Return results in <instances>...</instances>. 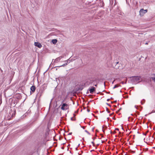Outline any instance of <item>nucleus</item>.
I'll return each mask as SVG.
<instances>
[{
    "mask_svg": "<svg viewBox=\"0 0 155 155\" xmlns=\"http://www.w3.org/2000/svg\"><path fill=\"white\" fill-rule=\"evenodd\" d=\"M131 82L132 83H139L141 80V77L139 76H133L130 77Z\"/></svg>",
    "mask_w": 155,
    "mask_h": 155,
    "instance_id": "f257e3e1",
    "label": "nucleus"
},
{
    "mask_svg": "<svg viewBox=\"0 0 155 155\" xmlns=\"http://www.w3.org/2000/svg\"><path fill=\"white\" fill-rule=\"evenodd\" d=\"M69 108V105L66 103H63L61 105V109L63 110H66Z\"/></svg>",
    "mask_w": 155,
    "mask_h": 155,
    "instance_id": "f03ea898",
    "label": "nucleus"
},
{
    "mask_svg": "<svg viewBox=\"0 0 155 155\" xmlns=\"http://www.w3.org/2000/svg\"><path fill=\"white\" fill-rule=\"evenodd\" d=\"M147 10H144L143 8L141 9L140 11V16H143V15L147 12Z\"/></svg>",
    "mask_w": 155,
    "mask_h": 155,
    "instance_id": "7ed1b4c3",
    "label": "nucleus"
},
{
    "mask_svg": "<svg viewBox=\"0 0 155 155\" xmlns=\"http://www.w3.org/2000/svg\"><path fill=\"white\" fill-rule=\"evenodd\" d=\"M96 88L94 87H91V88H89L88 90L89 91L90 93L92 94L95 91Z\"/></svg>",
    "mask_w": 155,
    "mask_h": 155,
    "instance_id": "20e7f679",
    "label": "nucleus"
},
{
    "mask_svg": "<svg viewBox=\"0 0 155 155\" xmlns=\"http://www.w3.org/2000/svg\"><path fill=\"white\" fill-rule=\"evenodd\" d=\"M36 89V87L34 85H32L30 88L31 94H32L35 92Z\"/></svg>",
    "mask_w": 155,
    "mask_h": 155,
    "instance_id": "39448f33",
    "label": "nucleus"
},
{
    "mask_svg": "<svg viewBox=\"0 0 155 155\" xmlns=\"http://www.w3.org/2000/svg\"><path fill=\"white\" fill-rule=\"evenodd\" d=\"M69 61H70V60H69V59L67 60L64 61V62H66V63H65L64 64H63V65H60V66H58L57 67H64V66H65L66 65H67L68 64V62ZM70 63V62H68V63Z\"/></svg>",
    "mask_w": 155,
    "mask_h": 155,
    "instance_id": "423d86ee",
    "label": "nucleus"
},
{
    "mask_svg": "<svg viewBox=\"0 0 155 155\" xmlns=\"http://www.w3.org/2000/svg\"><path fill=\"white\" fill-rule=\"evenodd\" d=\"M35 46L38 47L39 48H41L42 47V45L39 42H35L34 43Z\"/></svg>",
    "mask_w": 155,
    "mask_h": 155,
    "instance_id": "0eeeda50",
    "label": "nucleus"
},
{
    "mask_svg": "<svg viewBox=\"0 0 155 155\" xmlns=\"http://www.w3.org/2000/svg\"><path fill=\"white\" fill-rule=\"evenodd\" d=\"M62 58V56H60L56 58L54 61L53 63H55L56 61L58 62Z\"/></svg>",
    "mask_w": 155,
    "mask_h": 155,
    "instance_id": "6e6552de",
    "label": "nucleus"
},
{
    "mask_svg": "<svg viewBox=\"0 0 155 155\" xmlns=\"http://www.w3.org/2000/svg\"><path fill=\"white\" fill-rule=\"evenodd\" d=\"M83 88L81 87H76L75 88V90L76 91H81L82 90Z\"/></svg>",
    "mask_w": 155,
    "mask_h": 155,
    "instance_id": "1a4fd4ad",
    "label": "nucleus"
},
{
    "mask_svg": "<svg viewBox=\"0 0 155 155\" xmlns=\"http://www.w3.org/2000/svg\"><path fill=\"white\" fill-rule=\"evenodd\" d=\"M113 64H115V68L117 69L119 67V66H117V65L119 64V62H114L113 63Z\"/></svg>",
    "mask_w": 155,
    "mask_h": 155,
    "instance_id": "9d476101",
    "label": "nucleus"
},
{
    "mask_svg": "<svg viewBox=\"0 0 155 155\" xmlns=\"http://www.w3.org/2000/svg\"><path fill=\"white\" fill-rule=\"evenodd\" d=\"M52 42L54 44H55L57 42V40L56 39H54L52 40Z\"/></svg>",
    "mask_w": 155,
    "mask_h": 155,
    "instance_id": "9b49d317",
    "label": "nucleus"
},
{
    "mask_svg": "<svg viewBox=\"0 0 155 155\" xmlns=\"http://www.w3.org/2000/svg\"><path fill=\"white\" fill-rule=\"evenodd\" d=\"M42 94L41 92H38L36 96L39 97V98H40Z\"/></svg>",
    "mask_w": 155,
    "mask_h": 155,
    "instance_id": "f8f14e48",
    "label": "nucleus"
},
{
    "mask_svg": "<svg viewBox=\"0 0 155 155\" xmlns=\"http://www.w3.org/2000/svg\"><path fill=\"white\" fill-rule=\"evenodd\" d=\"M153 77L151 78V79L153 80L154 82H155V74H153Z\"/></svg>",
    "mask_w": 155,
    "mask_h": 155,
    "instance_id": "ddd939ff",
    "label": "nucleus"
},
{
    "mask_svg": "<svg viewBox=\"0 0 155 155\" xmlns=\"http://www.w3.org/2000/svg\"><path fill=\"white\" fill-rule=\"evenodd\" d=\"M119 86H120V85H119L118 84H116L115 85L114 87H113V89H114L116 87H117Z\"/></svg>",
    "mask_w": 155,
    "mask_h": 155,
    "instance_id": "4468645a",
    "label": "nucleus"
},
{
    "mask_svg": "<svg viewBox=\"0 0 155 155\" xmlns=\"http://www.w3.org/2000/svg\"><path fill=\"white\" fill-rule=\"evenodd\" d=\"M85 131L88 134L90 135L91 134L90 133L88 132L87 130H85Z\"/></svg>",
    "mask_w": 155,
    "mask_h": 155,
    "instance_id": "2eb2a0df",
    "label": "nucleus"
},
{
    "mask_svg": "<svg viewBox=\"0 0 155 155\" xmlns=\"http://www.w3.org/2000/svg\"><path fill=\"white\" fill-rule=\"evenodd\" d=\"M106 110L107 111V112L108 113H110V111H109L108 109V108L107 107H106Z\"/></svg>",
    "mask_w": 155,
    "mask_h": 155,
    "instance_id": "dca6fc26",
    "label": "nucleus"
},
{
    "mask_svg": "<svg viewBox=\"0 0 155 155\" xmlns=\"http://www.w3.org/2000/svg\"><path fill=\"white\" fill-rule=\"evenodd\" d=\"M71 120H72V121H75L76 120L75 118L73 119V117H71Z\"/></svg>",
    "mask_w": 155,
    "mask_h": 155,
    "instance_id": "f3484780",
    "label": "nucleus"
},
{
    "mask_svg": "<svg viewBox=\"0 0 155 155\" xmlns=\"http://www.w3.org/2000/svg\"><path fill=\"white\" fill-rule=\"evenodd\" d=\"M127 78H125V84H126L127 83Z\"/></svg>",
    "mask_w": 155,
    "mask_h": 155,
    "instance_id": "a211bd4d",
    "label": "nucleus"
},
{
    "mask_svg": "<svg viewBox=\"0 0 155 155\" xmlns=\"http://www.w3.org/2000/svg\"><path fill=\"white\" fill-rule=\"evenodd\" d=\"M117 102V101H111V103H116Z\"/></svg>",
    "mask_w": 155,
    "mask_h": 155,
    "instance_id": "6ab92c4d",
    "label": "nucleus"
},
{
    "mask_svg": "<svg viewBox=\"0 0 155 155\" xmlns=\"http://www.w3.org/2000/svg\"><path fill=\"white\" fill-rule=\"evenodd\" d=\"M110 133L111 134H112V133L114 134V133H116V132L115 131H114L113 132H112L111 131Z\"/></svg>",
    "mask_w": 155,
    "mask_h": 155,
    "instance_id": "aec40b11",
    "label": "nucleus"
},
{
    "mask_svg": "<svg viewBox=\"0 0 155 155\" xmlns=\"http://www.w3.org/2000/svg\"><path fill=\"white\" fill-rule=\"evenodd\" d=\"M91 143L93 144V146H94L95 144L93 141L91 142Z\"/></svg>",
    "mask_w": 155,
    "mask_h": 155,
    "instance_id": "412c9836",
    "label": "nucleus"
},
{
    "mask_svg": "<svg viewBox=\"0 0 155 155\" xmlns=\"http://www.w3.org/2000/svg\"><path fill=\"white\" fill-rule=\"evenodd\" d=\"M106 104H107V105H108V106H110V107H111V105L110 104H108V103H106Z\"/></svg>",
    "mask_w": 155,
    "mask_h": 155,
    "instance_id": "4be33fe9",
    "label": "nucleus"
},
{
    "mask_svg": "<svg viewBox=\"0 0 155 155\" xmlns=\"http://www.w3.org/2000/svg\"><path fill=\"white\" fill-rule=\"evenodd\" d=\"M104 126H103L102 127V131L104 132Z\"/></svg>",
    "mask_w": 155,
    "mask_h": 155,
    "instance_id": "5701e85b",
    "label": "nucleus"
},
{
    "mask_svg": "<svg viewBox=\"0 0 155 155\" xmlns=\"http://www.w3.org/2000/svg\"><path fill=\"white\" fill-rule=\"evenodd\" d=\"M114 113H112V114H110V115H110V116H111L113 115H114Z\"/></svg>",
    "mask_w": 155,
    "mask_h": 155,
    "instance_id": "b1692460",
    "label": "nucleus"
},
{
    "mask_svg": "<svg viewBox=\"0 0 155 155\" xmlns=\"http://www.w3.org/2000/svg\"><path fill=\"white\" fill-rule=\"evenodd\" d=\"M72 134V132H71V133H69L68 134V135H71Z\"/></svg>",
    "mask_w": 155,
    "mask_h": 155,
    "instance_id": "393cba45",
    "label": "nucleus"
},
{
    "mask_svg": "<svg viewBox=\"0 0 155 155\" xmlns=\"http://www.w3.org/2000/svg\"><path fill=\"white\" fill-rule=\"evenodd\" d=\"M87 111L88 112H89L90 111V110L88 109H87Z\"/></svg>",
    "mask_w": 155,
    "mask_h": 155,
    "instance_id": "a878e982",
    "label": "nucleus"
},
{
    "mask_svg": "<svg viewBox=\"0 0 155 155\" xmlns=\"http://www.w3.org/2000/svg\"><path fill=\"white\" fill-rule=\"evenodd\" d=\"M115 130H117L118 131L119 130V129L118 128H116L115 129Z\"/></svg>",
    "mask_w": 155,
    "mask_h": 155,
    "instance_id": "bb28decb",
    "label": "nucleus"
},
{
    "mask_svg": "<svg viewBox=\"0 0 155 155\" xmlns=\"http://www.w3.org/2000/svg\"><path fill=\"white\" fill-rule=\"evenodd\" d=\"M81 127L83 129H85V127H84V126H81Z\"/></svg>",
    "mask_w": 155,
    "mask_h": 155,
    "instance_id": "cd10ccee",
    "label": "nucleus"
},
{
    "mask_svg": "<svg viewBox=\"0 0 155 155\" xmlns=\"http://www.w3.org/2000/svg\"><path fill=\"white\" fill-rule=\"evenodd\" d=\"M99 152H100L101 153H103V151H102V150H100L99 151Z\"/></svg>",
    "mask_w": 155,
    "mask_h": 155,
    "instance_id": "c85d7f7f",
    "label": "nucleus"
},
{
    "mask_svg": "<svg viewBox=\"0 0 155 155\" xmlns=\"http://www.w3.org/2000/svg\"><path fill=\"white\" fill-rule=\"evenodd\" d=\"M121 83L122 84H125V83L123 81H122L121 82Z\"/></svg>",
    "mask_w": 155,
    "mask_h": 155,
    "instance_id": "c756f323",
    "label": "nucleus"
},
{
    "mask_svg": "<svg viewBox=\"0 0 155 155\" xmlns=\"http://www.w3.org/2000/svg\"><path fill=\"white\" fill-rule=\"evenodd\" d=\"M96 138V137H93V140H94Z\"/></svg>",
    "mask_w": 155,
    "mask_h": 155,
    "instance_id": "7c9ffc66",
    "label": "nucleus"
},
{
    "mask_svg": "<svg viewBox=\"0 0 155 155\" xmlns=\"http://www.w3.org/2000/svg\"><path fill=\"white\" fill-rule=\"evenodd\" d=\"M131 152H132L133 153H135V151H132V150H131Z\"/></svg>",
    "mask_w": 155,
    "mask_h": 155,
    "instance_id": "2f4dec72",
    "label": "nucleus"
},
{
    "mask_svg": "<svg viewBox=\"0 0 155 155\" xmlns=\"http://www.w3.org/2000/svg\"><path fill=\"white\" fill-rule=\"evenodd\" d=\"M88 91V90L87 91V92H86V94H88L89 93Z\"/></svg>",
    "mask_w": 155,
    "mask_h": 155,
    "instance_id": "473e14b6",
    "label": "nucleus"
},
{
    "mask_svg": "<svg viewBox=\"0 0 155 155\" xmlns=\"http://www.w3.org/2000/svg\"><path fill=\"white\" fill-rule=\"evenodd\" d=\"M119 112H120V111L119 110H118L117 111H116V113H118Z\"/></svg>",
    "mask_w": 155,
    "mask_h": 155,
    "instance_id": "72a5a7b5",
    "label": "nucleus"
},
{
    "mask_svg": "<svg viewBox=\"0 0 155 155\" xmlns=\"http://www.w3.org/2000/svg\"><path fill=\"white\" fill-rule=\"evenodd\" d=\"M141 104H144V102H143L142 101H141Z\"/></svg>",
    "mask_w": 155,
    "mask_h": 155,
    "instance_id": "f704fd0d",
    "label": "nucleus"
},
{
    "mask_svg": "<svg viewBox=\"0 0 155 155\" xmlns=\"http://www.w3.org/2000/svg\"><path fill=\"white\" fill-rule=\"evenodd\" d=\"M106 93H107V94H109L110 93V91H109V92H106Z\"/></svg>",
    "mask_w": 155,
    "mask_h": 155,
    "instance_id": "c9c22d12",
    "label": "nucleus"
},
{
    "mask_svg": "<svg viewBox=\"0 0 155 155\" xmlns=\"http://www.w3.org/2000/svg\"><path fill=\"white\" fill-rule=\"evenodd\" d=\"M78 110H77V111H76L75 112V113H78Z\"/></svg>",
    "mask_w": 155,
    "mask_h": 155,
    "instance_id": "e433bc0d",
    "label": "nucleus"
},
{
    "mask_svg": "<svg viewBox=\"0 0 155 155\" xmlns=\"http://www.w3.org/2000/svg\"><path fill=\"white\" fill-rule=\"evenodd\" d=\"M121 109H122V108L120 107L118 110H119L120 111V110H121Z\"/></svg>",
    "mask_w": 155,
    "mask_h": 155,
    "instance_id": "4c0bfd02",
    "label": "nucleus"
},
{
    "mask_svg": "<svg viewBox=\"0 0 155 155\" xmlns=\"http://www.w3.org/2000/svg\"><path fill=\"white\" fill-rule=\"evenodd\" d=\"M97 84H96L95 85H94V86L96 87H97Z\"/></svg>",
    "mask_w": 155,
    "mask_h": 155,
    "instance_id": "58836bf2",
    "label": "nucleus"
},
{
    "mask_svg": "<svg viewBox=\"0 0 155 155\" xmlns=\"http://www.w3.org/2000/svg\"><path fill=\"white\" fill-rule=\"evenodd\" d=\"M145 45H147L148 44V43L147 42H146L145 43Z\"/></svg>",
    "mask_w": 155,
    "mask_h": 155,
    "instance_id": "ea45409f",
    "label": "nucleus"
},
{
    "mask_svg": "<svg viewBox=\"0 0 155 155\" xmlns=\"http://www.w3.org/2000/svg\"><path fill=\"white\" fill-rule=\"evenodd\" d=\"M110 100V99H108L107 100V101H109Z\"/></svg>",
    "mask_w": 155,
    "mask_h": 155,
    "instance_id": "a19ab883",
    "label": "nucleus"
},
{
    "mask_svg": "<svg viewBox=\"0 0 155 155\" xmlns=\"http://www.w3.org/2000/svg\"><path fill=\"white\" fill-rule=\"evenodd\" d=\"M61 148L62 149H64V148L63 147H62Z\"/></svg>",
    "mask_w": 155,
    "mask_h": 155,
    "instance_id": "79ce46f5",
    "label": "nucleus"
},
{
    "mask_svg": "<svg viewBox=\"0 0 155 155\" xmlns=\"http://www.w3.org/2000/svg\"><path fill=\"white\" fill-rule=\"evenodd\" d=\"M110 99H111V100H113V98H112V97H111L110 98Z\"/></svg>",
    "mask_w": 155,
    "mask_h": 155,
    "instance_id": "37998d69",
    "label": "nucleus"
},
{
    "mask_svg": "<svg viewBox=\"0 0 155 155\" xmlns=\"http://www.w3.org/2000/svg\"><path fill=\"white\" fill-rule=\"evenodd\" d=\"M101 142L102 143H104V141H103V140H101Z\"/></svg>",
    "mask_w": 155,
    "mask_h": 155,
    "instance_id": "c03bdc74",
    "label": "nucleus"
},
{
    "mask_svg": "<svg viewBox=\"0 0 155 155\" xmlns=\"http://www.w3.org/2000/svg\"><path fill=\"white\" fill-rule=\"evenodd\" d=\"M92 131H94V128H92Z\"/></svg>",
    "mask_w": 155,
    "mask_h": 155,
    "instance_id": "a18cd8bd",
    "label": "nucleus"
},
{
    "mask_svg": "<svg viewBox=\"0 0 155 155\" xmlns=\"http://www.w3.org/2000/svg\"><path fill=\"white\" fill-rule=\"evenodd\" d=\"M73 115H74V117H75V116H76V114H73Z\"/></svg>",
    "mask_w": 155,
    "mask_h": 155,
    "instance_id": "49530a36",
    "label": "nucleus"
},
{
    "mask_svg": "<svg viewBox=\"0 0 155 155\" xmlns=\"http://www.w3.org/2000/svg\"><path fill=\"white\" fill-rule=\"evenodd\" d=\"M105 129H106L107 127L106 126H105Z\"/></svg>",
    "mask_w": 155,
    "mask_h": 155,
    "instance_id": "de8ad7c7",
    "label": "nucleus"
},
{
    "mask_svg": "<svg viewBox=\"0 0 155 155\" xmlns=\"http://www.w3.org/2000/svg\"><path fill=\"white\" fill-rule=\"evenodd\" d=\"M143 101H144V103L145 101V100L144 99H143Z\"/></svg>",
    "mask_w": 155,
    "mask_h": 155,
    "instance_id": "09e8293b",
    "label": "nucleus"
},
{
    "mask_svg": "<svg viewBox=\"0 0 155 155\" xmlns=\"http://www.w3.org/2000/svg\"><path fill=\"white\" fill-rule=\"evenodd\" d=\"M73 103L74 105V102L73 101Z\"/></svg>",
    "mask_w": 155,
    "mask_h": 155,
    "instance_id": "8fccbe9b",
    "label": "nucleus"
},
{
    "mask_svg": "<svg viewBox=\"0 0 155 155\" xmlns=\"http://www.w3.org/2000/svg\"><path fill=\"white\" fill-rule=\"evenodd\" d=\"M122 129H123L124 131V130L123 129V127H122Z\"/></svg>",
    "mask_w": 155,
    "mask_h": 155,
    "instance_id": "3c124183",
    "label": "nucleus"
},
{
    "mask_svg": "<svg viewBox=\"0 0 155 155\" xmlns=\"http://www.w3.org/2000/svg\"><path fill=\"white\" fill-rule=\"evenodd\" d=\"M77 148H78V147H77L76 148H75V149H76V150H78Z\"/></svg>",
    "mask_w": 155,
    "mask_h": 155,
    "instance_id": "603ef678",
    "label": "nucleus"
},
{
    "mask_svg": "<svg viewBox=\"0 0 155 155\" xmlns=\"http://www.w3.org/2000/svg\"><path fill=\"white\" fill-rule=\"evenodd\" d=\"M114 106L115 107H117V106L116 105H114Z\"/></svg>",
    "mask_w": 155,
    "mask_h": 155,
    "instance_id": "864d4df0",
    "label": "nucleus"
},
{
    "mask_svg": "<svg viewBox=\"0 0 155 155\" xmlns=\"http://www.w3.org/2000/svg\"><path fill=\"white\" fill-rule=\"evenodd\" d=\"M99 145V144H97V146H98Z\"/></svg>",
    "mask_w": 155,
    "mask_h": 155,
    "instance_id": "5fc2aeb1",
    "label": "nucleus"
},
{
    "mask_svg": "<svg viewBox=\"0 0 155 155\" xmlns=\"http://www.w3.org/2000/svg\"><path fill=\"white\" fill-rule=\"evenodd\" d=\"M101 135L102 137H103V135L102 134H101Z\"/></svg>",
    "mask_w": 155,
    "mask_h": 155,
    "instance_id": "6e6d98bb",
    "label": "nucleus"
},
{
    "mask_svg": "<svg viewBox=\"0 0 155 155\" xmlns=\"http://www.w3.org/2000/svg\"><path fill=\"white\" fill-rule=\"evenodd\" d=\"M117 66H119V64L117 65Z\"/></svg>",
    "mask_w": 155,
    "mask_h": 155,
    "instance_id": "4d7b16f0",
    "label": "nucleus"
},
{
    "mask_svg": "<svg viewBox=\"0 0 155 155\" xmlns=\"http://www.w3.org/2000/svg\"><path fill=\"white\" fill-rule=\"evenodd\" d=\"M143 135H146V134H144V133H143Z\"/></svg>",
    "mask_w": 155,
    "mask_h": 155,
    "instance_id": "13d9d810",
    "label": "nucleus"
},
{
    "mask_svg": "<svg viewBox=\"0 0 155 155\" xmlns=\"http://www.w3.org/2000/svg\"><path fill=\"white\" fill-rule=\"evenodd\" d=\"M94 151V150H91V152H92V151Z\"/></svg>",
    "mask_w": 155,
    "mask_h": 155,
    "instance_id": "bf43d9fd",
    "label": "nucleus"
},
{
    "mask_svg": "<svg viewBox=\"0 0 155 155\" xmlns=\"http://www.w3.org/2000/svg\"><path fill=\"white\" fill-rule=\"evenodd\" d=\"M147 115H148V114H146V115H145V116H147Z\"/></svg>",
    "mask_w": 155,
    "mask_h": 155,
    "instance_id": "052dcab7",
    "label": "nucleus"
},
{
    "mask_svg": "<svg viewBox=\"0 0 155 155\" xmlns=\"http://www.w3.org/2000/svg\"><path fill=\"white\" fill-rule=\"evenodd\" d=\"M71 101H72V98H71Z\"/></svg>",
    "mask_w": 155,
    "mask_h": 155,
    "instance_id": "680f3d73",
    "label": "nucleus"
},
{
    "mask_svg": "<svg viewBox=\"0 0 155 155\" xmlns=\"http://www.w3.org/2000/svg\"><path fill=\"white\" fill-rule=\"evenodd\" d=\"M14 112L15 113H16V111H15V110L14 111Z\"/></svg>",
    "mask_w": 155,
    "mask_h": 155,
    "instance_id": "e2e57ef3",
    "label": "nucleus"
},
{
    "mask_svg": "<svg viewBox=\"0 0 155 155\" xmlns=\"http://www.w3.org/2000/svg\"><path fill=\"white\" fill-rule=\"evenodd\" d=\"M153 136H154V135H153L152 136V137H153Z\"/></svg>",
    "mask_w": 155,
    "mask_h": 155,
    "instance_id": "0e129e2a",
    "label": "nucleus"
},
{
    "mask_svg": "<svg viewBox=\"0 0 155 155\" xmlns=\"http://www.w3.org/2000/svg\"><path fill=\"white\" fill-rule=\"evenodd\" d=\"M80 145V144H79L78 145V147H79Z\"/></svg>",
    "mask_w": 155,
    "mask_h": 155,
    "instance_id": "69168bd1",
    "label": "nucleus"
},
{
    "mask_svg": "<svg viewBox=\"0 0 155 155\" xmlns=\"http://www.w3.org/2000/svg\"><path fill=\"white\" fill-rule=\"evenodd\" d=\"M111 110H114V109H111Z\"/></svg>",
    "mask_w": 155,
    "mask_h": 155,
    "instance_id": "338daca9",
    "label": "nucleus"
},
{
    "mask_svg": "<svg viewBox=\"0 0 155 155\" xmlns=\"http://www.w3.org/2000/svg\"><path fill=\"white\" fill-rule=\"evenodd\" d=\"M89 104V102H88V103L87 104V105H88V104Z\"/></svg>",
    "mask_w": 155,
    "mask_h": 155,
    "instance_id": "774afa93",
    "label": "nucleus"
}]
</instances>
